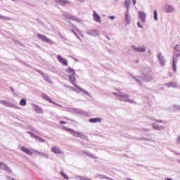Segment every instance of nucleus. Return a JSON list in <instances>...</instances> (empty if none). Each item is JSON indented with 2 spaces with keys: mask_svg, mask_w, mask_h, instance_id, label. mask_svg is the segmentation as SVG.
Listing matches in <instances>:
<instances>
[{
  "mask_svg": "<svg viewBox=\"0 0 180 180\" xmlns=\"http://www.w3.org/2000/svg\"><path fill=\"white\" fill-rule=\"evenodd\" d=\"M134 79L138 84H141V81H145V82H148L153 79V72L149 68L146 69V72H143L142 77L137 76L134 77Z\"/></svg>",
  "mask_w": 180,
  "mask_h": 180,
  "instance_id": "nucleus-1",
  "label": "nucleus"
},
{
  "mask_svg": "<svg viewBox=\"0 0 180 180\" xmlns=\"http://www.w3.org/2000/svg\"><path fill=\"white\" fill-rule=\"evenodd\" d=\"M113 95H115L117 96V99H119L121 102H129V103H136L132 99H130V96L129 94H123L120 91H118L117 93H112Z\"/></svg>",
  "mask_w": 180,
  "mask_h": 180,
  "instance_id": "nucleus-2",
  "label": "nucleus"
},
{
  "mask_svg": "<svg viewBox=\"0 0 180 180\" xmlns=\"http://www.w3.org/2000/svg\"><path fill=\"white\" fill-rule=\"evenodd\" d=\"M131 49H133V50H134L137 53H146L147 50V46H146L145 45H142V46L132 45Z\"/></svg>",
  "mask_w": 180,
  "mask_h": 180,
  "instance_id": "nucleus-3",
  "label": "nucleus"
},
{
  "mask_svg": "<svg viewBox=\"0 0 180 180\" xmlns=\"http://www.w3.org/2000/svg\"><path fill=\"white\" fill-rule=\"evenodd\" d=\"M37 37L39 39V40H41L42 41H44L45 43H49V44H54V42L51 41V39L47 38L46 35H43L41 34H38Z\"/></svg>",
  "mask_w": 180,
  "mask_h": 180,
  "instance_id": "nucleus-4",
  "label": "nucleus"
},
{
  "mask_svg": "<svg viewBox=\"0 0 180 180\" xmlns=\"http://www.w3.org/2000/svg\"><path fill=\"white\" fill-rule=\"evenodd\" d=\"M138 18H139L142 23H146V22H147V13L143 11L138 12Z\"/></svg>",
  "mask_w": 180,
  "mask_h": 180,
  "instance_id": "nucleus-5",
  "label": "nucleus"
},
{
  "mask_svg": "<svg viewBox=\"0 0 180 180\" xmlns=\"http://www.w3.org/2000/svg\"><path fill=\"white\" fill-rule=\"evenodd\" d=\"M86 33L89 36H93V37H99L101 35V32H99L98 30H89L86 31Z\"/></svg>",
  "mask_w": 180,
  "mask_h": 180,
  "instance_id": "nucleus-6",
  "label": "nucleus"
},
{
  "mask_svg": "<svg viewBox=\"0 0 180 180\" xmlns=\"http://www.w3.org/2000/svg\"><path fill=\"white\" fill-rule=\"evenodd\" d=\"M163 8L167 13H174V12H175V7L169 4H165Z\"/></svg>",
  "mask_w": 180,
  "mask_h": 180,
  "instance_id": "nucleus-7",
  "label": "nucleus"
},
{
  "mask_svg": "<svg viewBox=\"0 0 180 180\" xmlns=\"http://www.w3.org/2000/svg\"><path fill=\"white\" fill-rule=\"evenodd\" d=\"M178 57H180V52H178L173 57V71L176 72V61H178Z\"/></svg>",
  "mask_w": 180,
  "mask_h": 180,
  "instance_id": "nucleus-8",
  "label": "nucleus"
},
{
  "mask_svg": "<svg viewBox=\"0 0 180 180\" xmlns=\"http://www.w3.org/2000/svg\"><path fill=\"white\" fill-rule=\"evenodd\" d=\"M0 103H1V105H4V106H6L7 108H18L15 104L4 100H1Z\"/></svg>",
  "mask_w": 180,
  "mask_h": 180,
  "instance_id": "nucleus-9",
  "label": "nucleus"
},
{
  "mask_svg": "<svg viewBox=\"0 0 180 180\" xmlns=\"http://www.w3.org/2000/svg\"><path fill=\"white\" fill-rule=\"evenodd\" d=\"M51 151L53 153V154H64V151L57 146L52 147Z\"/></svg>",
  "mask_w": 180,
  "mask_h": 180,
  "instance_id": "nucleus-10",
  "label": "nucleus"
},
{
  "mask_svg": "<svg viewBox=\"0 0 180 180\" xmlns=\"http://www.w3.org/2000/svg\"><path fill=\"white\" fill-rule=\"evenodd\" d=\"M158 58L160 61V64L161 67H164V65H165V58H164V56H162L161 53H159L158 54Z\"/></svg>",
  "mask_w": 180,
  "mask_h": 180,
  "instance_id": "nucleus-11",
  "label": "nucleus"
},
{
  "mask_svg": "<svg viewBox=\"0 0 180 180\" xmlns=\"http://www.w3.org/2000/svg\"><path fill=\"white\" fill-rule=\"evenodd\" d=\"M83 154H85L87 157H89L90 158H93L94 160L98 159V157L95 155H94L92 153L88 151V150H82Z\"/></svg>",
  "mask_w": 180,
  "mask_h": 180,
  "instance_id": "nucleus-12",
  "label": "nucleus"
},
{
  "mask_svg": "<svg viewBox=\"0 0 180 180\" xmlns=\"http://www.w3.org/2000/svg\"><path fill=\"white\" fill-rule=\"evenodd\" d=\"M58 61L60 63V64H63V65H68V61H67L65 58H63V57L60 55L57 56Z\"/></svg>",
  "mask_w": 180,
  "mask_h": 180,
  "instance_id": "nucleus-13",
  "label": "nucleus"
},
{
  "mask_svg": "<svg viewBox=\"0 0 180 180\" xmlns=\"http://www.w3.org/2000/svg\"><path fill=\"white\" fill-rule=\"evenodd\" d=\"M93 18L95 22H97V23H101V22H102V19L101 18V16L98 15V13H96V11H94Z\"/></svg>",
  "mask_w": 180,
  "mask_h": 180,
  "instance_id": "nucleus-14",
  "label": "nucleus"
},
{
  "mask_svg": "<svg viewBox=\"0 0 180 180\" xmlns=\"http://www.w3.org/2000/svg\"><path fill=\"white\" fill-rule=\"evenodd\" d=\"M56 3L58 4V5H62V6L70 5V1L68 0H56Z\"/></svg>",
  "mask_w": 180,
  "mask_h": 180,
  "instance_id": "nucleus-15",
  "label": "nucleus"
},
{
  "mask_svg": "<svg viewBox=\"0 0 180 180\" xmlns=\"http://www.w3.org/2000/svg\"><path fill=\"white\" fill-rule=\"evenodd\" d=\"M66 131H68V133H70V134H72V136H74L75 137L79 136V132L75 131L72 129L66 128Z\"/></svg>",
  "mask_w": 180,
  "mask_h": 180,
  "instance_id": "nucleus-16",
  "label": "nucleus"
},
{
  "mask_svg": "<svg viewBox=\"0 0 180 180\" xmlns=\"http://www.w3.org/2000/svg\"><path fill=\"white\" fill-rule=\"evenodd\" d=\"M20 150L21 151H22V153L27 154V155H33V152L30 151V150L27 148L22 146Z\"/></svg>",
  "mask_w": 180,
  "mask_h": 180,
  "instance_id": "nucleus-17",
  "label": "nucleus"
},
{
  "mask_svg": "<svg viewBox=\"0 0 180 180\" xmlns=\"http://www.w3.org/2000/svg\"><path fill=\"white\" fill-rule=\"evenodd\" d=\"M32 106H34V110H35V112L37 113H39L41 115H43V110L40 107H39L36 104H32Z\"/></svg>",
  "mask_w": 180,
  "mask_h": 180,
  "instance_id": "nucleus-18",
  "label": "nucleus"
},
{
  "mask_svg": "<svg viewBox=\"0 0 180 180\" xmlns=\"http://www.w3.org/2000/svg\"><path fill=\"white\" fill-rule=\"evenodd\" d=\"M69 79H70L71 84H72L74 85V86H76V88H78L77 84L74 82L75 81V75H70Z\"/></svg>",
  "mask_w": 180,
  "mask_h": 180,
  "instance_id": "nucleus-19",
  "label": "nucleus"
},
{
  "mask_svg": "<svg viewBox=\"0 0 180 180\" xmlns=\"http://www.w3.org/2000/svg\"><path fill=\"white\" fill-rule=\"evenodd\" d=\"M127 25H130V15H129V11L125 12V20Z\"/></svg>",
  "mask_w": 180,
  "mask_h": 180,
  "instance_id": "nucleus-20",
  "label": "nucleus"
},
{
  "mask_svg": "<svg viewBox=\"0 0 180 180\" xmlns=\"http://www.w3.org/2000/svg\"><path fill=\"white\" fill-rule=\"evenodd\" d=\"M131 4V0H125L124 6L127 9V12H129V11H130Z\"/></svg>",
  "mask_w": 180,
  "mask_h": 180,
  "instance_id": "nucleus-21",
  "label": "nucleus"
},
{
  "mask_svg": "<svg viewBox=\"0 0 180 180\" xmlns=\"http://www.w3.org/2000/svg\"><path fill=\"white\" fill-rule=\"evenodd\" d=\"M90 123H101L102 122V118H91L89 120Z\"/></svg>",
  "mask_w": 180,
  "mask_h": 180,
  "instance_id": "nucleus-22",
  "label": "nucleus"
},
{
  "mask_svg": "<svg viewBox=\"0 0 180 180\" xmlns=\"http://www.w3.org/2000/svg\"><path fill=\"white\" fill-rule=\"evenodd\" d=\"M165 85H166V86H167V88H171V87L178 88V84L176 83L172 82H169V83L166 84Z\"/></svg>",
  "mask_w": 180,
  "mask_h": 180,
  "instance_id": "nucleus-23",
  "label": "nucleus"
},
{
  "mask_svg": "<svg viewBox=\"0 0 180 180\" xmlns=\"http://www.w3.org/2000/svg\"><path fill=\"white\" fill-rule=\"evenodd\" d=\"M42 98L46 101H48V102H50V103H53V105H56V102H53V101H51V98L49 96L46 94H43Z\"/></svg>",
  "mask_w": 180,
  "mask_h": 180,
  "instance_id": "nucleus-24",
  "label": "nucleus"
},
{
  "mask_svg": "<svg viewBox=\"0 0 180 180\" xmlns=\"http://www.w3.org/2000/svg\"><path fill=\"white\" fill-rule=\"evenodd\" d=\"M152 126L155 130H164V127L158 126V124L155 123L152 124Z\"/></svg>",
  "mask_w": 180,
  "mask_h": 180,
  "instance_id": "nucleus-25",
  "label": "nucleus"
},
{
  "mask_svg": "<svg viewBox=\"0 0 180 180\" xmlns=\"http://www.w3.org/2000/svg\"><path fill=\"white\" fill-rule=\"evenodd\" d=\"M44 81L48 82V84H53V82L51 81V79H50V77H49L48 75H45L44 77Z\"/></svg>",
  "mask_w": 180,
  "mask_h": 180,
  "instance_id": "nucleus-26",
  "label": "nucleus"
},
{
  "mask_svg": "<svg viewBox=\"0 0 180 180\" xmlns=\"http://www.w3.org/2000/svg\"><path fill=\"white\" fill-rule=\"evenodd\" d=\"M67 72L70 74V75H75V70L72 68H69L67 69Z\"/></svg>",
  "mask_w": 180,
  "mask_h": 180,
  "instance_id": "nucleus-27",
  "label": "nucleus"
},
{
  "mask_svg": "<svg viewBox=\"0 0 180 180\" xmlns=\"http://www.w3.org/2000/svg\"><path fill=\"white\" fill-rule=\"evenodd\" d=\"M0 19H1V20H12V18H11V17H6L1 15H0Z\"/></svg>",
  "mask_w": 180,
  "mask_h": 180,
  "instance_id": "nucleus-28",
  "label": "nucleus"
},
{
  "mask_svg": "<svg viewBox=\"0 0 180 180\" xmlns=\"http://www.w3.org/2000/svg\"><path fill=\"white\" fill-rule=\"evenodd\" d=\"M79 138L82 139V140H88V137L82 133L79 134Z\"/></svg>",
  "mask_w": 180,
  "mask_h": 180,
  "instance_id": "nucleus-29",
  "label": "nucleus"
},
{
  "mask_svg": "<svg viewBox=\"0 0 180 180\" xmlns=\"http://www.w3.org/2000/svg\"><path fill=\"white\" fill-rule=\"evenodd\" d=\"M26 103H27V101H26V99L25 98L21 99L20 101V105L21 106H26Z\"/></svg>",
  "mask_w": 180,
  "mask_h": 180,
  "instance_id": "nucleus-30",
  "label": "nucleus"
},
{
  "mask_svg": "<svg viewBox=\"0 0 180 180\" xmlns=\"http://www.w3.org/2000/svg\"><path fill=\"white\" fill-rule=\"evenodd\" d=\"M35 139H37V140H38L39 141H40V143H46V140L41 138L39 136H35Z\"/></svg>",
  "mask_w": 180,
  "mask_h": 180,
  "instance_id": "nucleus-31",
  "label": "nucleus"
},
{
  "mask_svg": "<svg viewBox=\"0 0 180 180\" xmlns=\"http://www.w3.org/2000/svg\"><path fill=\"white\" fill-rule=\"evenodd\" d=\"M153 18L155 20H158V14L157 13V10H154L153 11Z\"/></svg>",
  "mask_w": 180,
  "mask_h": 180,
  "instance_id": "nucleus-32",
  "label": "nucleus"
},
{
  "mask_svg": "<svg viewBox=\"0 0 180 180\" xmlns=\"http://www.w3.org/2000/svg\"><path fill=\"white\" fill-rule=\"evenodd\" d=\"M70 19H71L72 20H75V22H81V19H79V18H77V17H75V16L71 15Z\"/></svg>",
  "mask_w": 180,
  "mask_h": 180,
  "instance_id": "nucleus-33",
  "label": "nucleus"
},
{
  "mask_svg": "<svg viewBox=\"0 0 180 180\" xmlns=\"http://www.w3.org/2000/svg\"><path fill=\"white\" fill-rule=\"evenodd\" d=\"M7 166L8 165H6V164L0 162V168H1V169H4L5 171Z\"/></svg>",
  "mask_w": 180,
  "mask_h": 180,
  "instance_id": "nucleus-34",
  "label": "nucleus"
},
{
  "mask_svg": "<svg viewBox=\"0 0 180 180\" xmlns=\"http://www.w3.org/2000/svg\"><path fill=\"white\" fill-rule=\"evenodd\" d=\"M39 157H40L41 158H43V157H44V158L48 159V158H49L50 155H49V154H47V153H41V155H39Z\"/></svg>",
  "mask_w": 180,
  "mask_h": 180,
  "instance_id": "nucleus-35",
  "label": "nucleus"
},
{
  "mask_svg": "<svg viewBox=\"0 0 180 180\" xmlns=\"http://www.w3.org/2000/svg\"><path fill=\"white\" fill-rule=\"evenodd\" d=\"M77 89H79V91H81L82 92H84V94H85L86 95L89 96V93H88L86 91H85L84 89L81 88V87H77Z\"/></svg>",
  "mask_w": 180,
  "mask_h": 180,
  "instance_id": "nucleus-36",
  "label": "nucleus"
},
{
  "mask_svg": "<svg viewBox=\"0 0 180 180\" xmlns=\"http://www.w3.org/2000/svg\"><path fill=\"white\" fill-rule=\"evenodd\" d=\"M60 174H61L62 176H63V178H64L65 179H69L68 176H67V174H65V173L64 172H60Z\"/></svg>",
  "mask_w": 180,
  "mask_h": 180,
  "instance_id": "nucleus-37",
  "label": "nucleus"
},
{
  "mask_svg": "<svg viewBox=\"0 0 180 180\" xmlns=\"http://www.w3.org/2000/svg\"><path fill=\"white\" fill-rule=\"evenodd\" d=\"M63 16H65V18H68V19H71L72 15H69L68 13L65 12L63 13Z\"/></svg>",
  "mask_w": 180,
  "mask_h": 180,
  "instance_id": "nucleus-38",
  "label": "nucleus"
},
{
  "mask_svg": "<svg viewBox=\"0 0 180 180\" xmlns=\"http://www.w3.org/2000/svg\"><path fill=\"white\" fill-rule=\"evenodd\" d=\"M101 179H108V180H114L113 179L110 178V177H108V176H101Z\"/></svg>",
  "mask_w": 180,
  "mask_h": 180,
  "instance_id": "nucleus-39",
  "label": "nucleus"
},
{
  "mask_svg": "<svg viewBox=\"0 0 180 180\" xmlns=\"http://www.w3.org/2000/svg\"><path fill=\"white\" fill-rule=\"evenodd\" d=\"M174 49L177 51V53H180V45H176Z\"/></svg>",
  "mask_w": 180,
  "mask_h": 180,
  "instance_id": "nucleus-40",
  "label": "nucleus"
},
{
  "mask_svg": "<svg viewBox=\"0 0 180 180\" xmlns=\"http://www.w3.org/2000/svg\"><path fill=\"white\" fill-rule=\"evenodd\" d=\"M6 172H8V174H11V172H12V170L11 169V168H9V167L6 166V168L5 169Z\"/></svg>",
  "mask_w": 180,
  "mask_h": 180,
  "instance_id": "nucleus-41",
  "label": "nucleus"
},
{
  "mask_svg": "<svg viewBox=\"0 0 180 180\" xmlns=\"http://www.w3.org/2000/svg\"><path fill=\"white\" fill-rule=\"evenodd\" d=\"M64 86H65L66 88H68V89H71V90L73 89V91H75V89H73L72 86H68V85H67V84H64Z\"/></svg>",
  "mask_w": 180,
  "mask_h": 180,
  "instance_id": "nucleus-42",
  "label": "nucleus"
},
{
  "mask_svg": "<svg viewBox=\"0 0 180 180\" xmlns=\"http://www.w3.org/2000/svg\"><path fill=\"white\" fill-rule=\"evenodd\" d=\"M108 19H110L111 20H115L116 19V17L115 15H110L108 17Z\"/></svg>",
  "mask_w": 180,
  "mask_h": 180,
  "instance_id": "nucleus-43",
  "label": "nucleus"
},
{
  "mask_svg": "<svg viewBox=\"0 0 180 180\" xmlns=\"http://www.w3.org/2000/svg\"><path fill=\"white\" fill-rule=\"evenodd\" d=\"M173 108H174V109H178L179 110H180V106L178 105H173Z\"/></svg>",
  "mask_w": 180,
  "mask_h": 180,
  "instance_id": "nucleus-44",
  "label": "nucleus"
},
{
  "mask_svg": "<svg viewBox=\"0 0 180 180\" xmlns=\"http://www.w3.org/2000/svg\"><path fill=\"white\" fill-rule=\"evenodd\" d=\"M137 25H138V27L143 29V25H141V22H140V21H138Z\"/></svg>",
  "mask_w": 180,
  "mask_h": 180,
  "instance_id": "nucleus-45",
  "label": "nucleus"
},
{
  "mask_svg": "<svg viewBox=\"0 0 180 180\" xmlns=\"http://www.w3.org/2000/svg\"><path fill=\"white\" fill-rule=\"evenodd\" d=\"M29 134L31 135L32 137H36V136L37 135H35L34 134H33V132H31V131H28Z\"/></svg>",
  "mask_w": 180,
  "mask_h": 180,
  "instance_id": "nucleus-46",
  "label": "nucleus"
},
{
  "mask_svg": "<svg viewBox=\"0 0 180 180\" xmlns=\"http://www.w3.org/2000/svg\"><path fill=\"white\" fill-rule=\"evenodd\" d=\"M34 152L37 153V154H39V156L41 155V153H42L41 152H39L38 150H34Z\"/></svg>",
  "mask_w": 180,
  "mask_h": 180,
  "instance_id": "nucleus-47",
  "label": "nucleus"
},
{
  "mask_svg": "<svg viewBox=\"0 0 180 180\" xmlns=\"http://www.w3.org/2000/svg\"><path fill=\"white\" fill-rule=\"evenodd\" d=\"M177 144H180V136H179L176 139Z\"/></svg>",
  "mask_w": 180,
  "mask_h": 180,
  "instance_id": "nucleus-48",
  "label": "nucleus"
},
{
  "mask_svg": "<svg viewBox=\"0 0 180 180\" xmlns=\"http://www.w3.org/2000/svg\"><path fill=\"white\" fill-rule=\"evenodd\" d=\"M65 119H66V120H70L71 122H75V120H70V118L67 117H65Z\"/></svg>",
  "mask_w": 180,
  "mask_h": 180,
  "instance_id": "nucleus-49",
  "label": "nucleus"
},
{
  "mask_svg": "<svg viewBox=\"0 0 180 180\" xmlns=\"http://www.w3.org/2000/svg\"><path fill=\"white\" fill-rule=\"evenodd\" d=\"M78 112H79V115H84V113H85L84 112L81 111V110H79Z\"/></svg>",
  "mask_w": 180,
  "mask_h": 180,
  "instance_id": "nucleus-50",
  "label": "nucleus"
},
{
  "mask_svg": "<svg viewBox=\"0 0 180 180\" xmlns=\"http://www.w3.org/2000/svg\"><path fill=\"white\" fill-rule=\"evenodd\" d=\"M60 124H65V123L67 122H65V121H60Z\"/></svg>",
  "mask_w": 180,
  "mask_h": 180,
  "instance_id": "nucleus-51",
  "label": "nucleus"
},
{
  "mask_svg": "<svg viewBox=\"0 0 180 180\" xmlns=\"http://www.w3.org/2000/svg\"><path fill=\"white\" fill-rule=\"evenodd\" d=\"M41 75H42V77L44 78V77H46V75L42 72V73H41Z\"/></svg>",
  "mask_w": 180,
  "mask_h": 180,
  "instance_id": "nucleus-52",
  "label": "nucleus"
},
{
  "mask_svg": "<svg viewBox=\"0 0 180 180\" xmlns=\"http://www.w3.org/2000/svg\"><path fill=\"white\" fill-rule=\"evenodd\" d=\"M156 122H158V123H162V120H156Z\"/></svg>",
  "mask_w": 180,
  "mask_h": 180,
  "instance_id": "nucleus-53",
  "label": "nucleus"
},
{
  "mask_svg": "<svg viewBox=\"0 0 180 180\" xmlns=\"http://www.w3.org/2000/svg\"><path fill=\"white\" fill-rule=\"evenodd\" d=\"M142 140H146V141H151V139H142Z\"/></svg>",
  "mask_w": 180,
  "mask_h": 180,
  "instance_id": "nucleus-54",
  "label": "nucleus"
},
{
  "mask_svg": "<svg viewBox=\"0 0 180 180\" xmlns=\"http://www.w3.org/2000/svg\"><path fill=\"white\" fill-rule=\"evenodd\" d=\"M79 2H81L82 4H83V2L85 1V0H77Z\"/></svg>",
  "mask_w": 180,
  "mask_h": 180,
  "instance_id": "nucleus-55",
  "label": "nucleus"
},
{
  "mask_svg": "<svg viewBox=\"0 0 180 180\" xmlns=\"http://www.w3.org/2000/svg\"><path fill=\"white\" fill-rule=\"evenodd\" d=\"M76 37L79 40V35H78V34H76Z\"/></svg>",
  "mask_w": 180,
  "mask_h": 180,
  "instance_id": "nucleus-56",
  "label": "nucleus"
},
{
  "mask_svg": "<svg viewBox=\"0 0 180 180\" xmlns=\"http://www.w3.org/2000/svg\"><path fill=\"white\" fill-rule=\"evenodd\" d=\"M30 129H31L32 130H34V128L33 127H30Z\"/></svg>",
  "mask_w": 180,
  "mask_h": 180,
  "instance_id": "nucleus-57",
  "label": "nucleus"
},
{
  "mask_svg": "<svg viewBox=\"0 0 180 180\" xmlns=\"http://www.w3.org/2000/svg\"><path fill=\"white\" fill-rule=\"evenodd\" d=\"M136 63L137 64H139V59H136Z\"/></svg>",
  "mask_w": 180,
  "mask_h": 180,
  "instance_id": "nucleus-58",
  "label": "nucleus"
},
{
  "mask_svg": "<svg viewBox=\"0 0 180 180\" xmlns=\"http://www.w3.org/2000/svg\"><path fill=\"white\" fill-rule=\"evenodd\" d=\"M165 180H172V179L166 178Z\"/></svg>",
  "mask_w": 180,
  "mask_h": 180,
  "instance_id": "nucleus-59",
  "label": "nucleus"
},
{
  "mask_svg": "<svg viewBox=\"0 0 180 180\" xmlns=\"http://www.w3.org/2000/svg\"><path fill=\"white\" fill-rule=\"evenodd\" d=\"M134 2V5H136V0H132Z\"/></svg>",
  "mask_w": 180,
  "mask_h": 180,
  "instance_id": "nucleus-60",
  "label": "nucleus"
},
{
  "mask_svg": "<svg viewBox=\"0 0 180 180\" xmlns=\"http://www.w3.org/2000/svg\"><path fill=\"white\" fill-rule=\"evenodd\" d=\"M108 40H110V37H109L108 36H106Z\"/></svg>",
  "mask_w": 180,
  "mask_h": 180,
  "instance_id": "nucleus-61",
  "label": "nucleus"
},
{
  "mask_svg": "<svg viewBox=\"0 0 180 180\" xmlns=\"http://www.w3.org/2000/svg\"><path fill=\"white\" fill-rule=\"evenodd\" d=\"M10 89L13 92L14 91V90H13V89L12 88V87H10Z\"/></svg>",
  "mask_w": 180,
  "mask_h": 180,
  "instance_id": "nucleus-62",
  "label": "nucleus"
},
{
  "mask_svg": "<svg viewBox=\"0 0 180 180\" xmlns=\"http://www.w3.org/2000/svg\"><path fill=\"white\" fill-rule=\"evenodd\" d=\"M148 53H149V54H151V51H148Z\"/></svg>",
  "mask_w": 180,
  "mask_h": 180,
  "instance_id": "nucleus-63",
  "label": "nucleus"
},
{
  "mask_svg": "<svg viewBox=\"0 0 180 180\" xmlns=\"http://www.w3.org/2000/svg\"><path fill=\"white\" fill-rule=\"evenodd\" d=\"M38 72H39V74H41L43 72L38 70Z\"/></svg>",
  "mask_w": 180,
  "mask_h": 180,
  "instance_id": "nucleus-64",
  "label": "nucleus"
}]
</instances>
